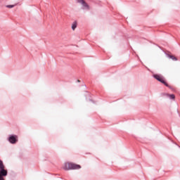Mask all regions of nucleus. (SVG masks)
Wrapping results in <instances>:
<instances>
[{"label":"nucleus","mask_w":180,"mask_h":180,"mask_svg":"<svg viewBox=\"0 0 180 180\" xmlns=\"http://www.w3.org/2000/svg\"><path fill=\"white\" fill-rule=\"evenodd\" d=\"M72 30H75L77 29V22H74L72 25Z\"/></svg>","instance_id":"nucleus-6"},{"label":"nucleus","mask_w":180,"mask_h":180,"mask_svg":"<svg viewBox=\"0 0 180 180\" xmlns=\"http://www.w3.org/2000/svg\"><path fill=\"white\" fill-rule=\"evenodd\" d=\"M78 4H81L84 8V9H89V6L86 2H85V0H76Z\"/></svg>","instance_id":"nucleus-4"},{"label":"nucleus","mask_w":180,"mask_h":180,"mask_svg":"<svg viewBox=\"0 0 180 180\" xmlns=\"http://www.w3.org/2000/svg\"><path fill=\"white\" fill-rule=\"evenodd\" d=\"M6 8H15V5H7Z\"/></svg>","instance_id":"nucleus-8"},{"label":"nucleus","mask_w":180,"mask_h":180,"mask_svg":"<svg viewBox=\"0 0 180 180\" xmlns=\"http://www.w3.org/2000/svg\"><path fill=\"white\" fill-rule=\"evenodd\" d=\"M77 82H81V80H77Z\"/></svg>","instance_id":"nucleus-10"},{"label":"nucleus","mask_w":180,"mask_h":180,"mask_svg":"<svg viewBox=\"0 0 180 180\" xmlns=\"http://www.w3.org/2000/svg\"><path fill=\"white\" fill-rule=\"evenodd\" d=\"M8 141L11 144H15L16 141H18V136H11L9 137Z\"/></svg>","instance_id":"nucleus-5"},{"label":"nucleus","mask_w":180,"mask_h":180,"mask_svg":"<svg viewBox=\"0 0 180 180\" xmlns=\"http://www.w3.org/2000/svg\"><path fill=\"white\" fill-rule=\"evenodd\" d=\"M6 175H8V170L4 165V162L0 160V180H5L4 176H6Z\"/></svg>","instance_id":"nucleus-2"},{"label":"nucleus","mask_w":180,"mask_h":180,"mask_svg":"<svg viewBox=\"0 0 180 180\" xmlns=\"http://www.w3.org/2000/svg\"><path fill=\"white\" fill-rule=\"evenodd\" d=\"M170 58H172V60H176V58H175V57H174V56H170Z\"/></svg>","instance_id":"nucleus-9"},{"label":"nucleus","mask_w":180,"mask_h":180,"mask_svg":"<svg viewBox=\"0 0 180 180\" xmlns=\"http://www.w3.org/2000/svg\"><path fill=\"white\" fill-rule=\"evenodd\" d=\"M63 168L65 171H70L71 169H80L81 165L68 162L64 164Z\"/></svg>","instance_id":"nucleus-1"},{"label":"nucleus","mask_w":180,"mask_h":180,"mask_svg":"<svg viewBox=\"0 0 180 180\" xmlns=\"http://www.w3.org/2000/svg\"><path fill=\"white\" fill-rule=\"evenodd\" d=\"M154 78H155V79L159 81V82H161L162 84H164V85H165V86H167L168 88H171V86H169L168 84V83H167V82H165V80L164 79L162 76H161L160 75H155Z\"/></svg>","instance_id":"nucleus-3"},{"label":"nucleus","mask_w":180,"mask_h":180,"mask_svg":"<svg viewBox=\"0 0 180 180\" xmlns=\"http://www.w3.org/2000/svg\"><path fill=\"white\" fill-rule=\"evenodd\" d=\"M169 96L171 99H175V95H174V94H170V95H169Z\"/></svg>","instance_id":"nucleus-7"}]
</instances>
